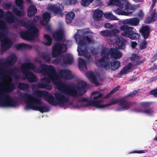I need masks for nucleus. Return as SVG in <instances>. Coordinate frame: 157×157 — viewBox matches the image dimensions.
<instances>
[{
    "label": "nucleus",
    "mask_w": 157,
    "mask_h": 157,
    "mask_svg": "<svg viewBox=\"0 0 157 157\" xmlns=\"http://www.w3.org/2000/svg\"><path fill=\"white\" fill-rule=\"evenodd\" d=\"M34 95L35 96L26 93H22L21 95V97L26 101V109H32L42 113L49 110V107L46 106L40 98L43 96L45 100L50 104L54 106L58 105L61 107H64L65 103H68L70 100L69 97H67L59 93H56L55 94L56 102L54 97L48 92L39 90H36L34 93Z\"/></svg>",
    "instance_id": "1"
},
{
    "label": "nucleus",
    "mask_w": 157,
    "mask_h": 157,
    "mask_svg": "<svg viewBox=\"0 0 157 157\" xmlns=\"http://www.w3.org/2000/svg\"><path fill=\"white\" fill-rule=\"evenodd\" d=\"M40 66L42 68L40 72L44 75L48 76V78H43L42 82L37 85L38 88L48 90L52 89V87L49 85L52 81L56 85L58 90L62 93L72 96H75L77 94L78 92L73 85L66 84L59 81V77L56 70L52 65L40 64Z\"/></svg>",
    "instance_id": "2"
},
{
    "label": "nucleus",
    "mask_w": 157,
    "mask_h": 157,
    "mask_svg": "<svg viewBox=\"0 0 157 157\" xmlns=\"http://www.w3.org/2000/svg\"><path fill=\"white\" fill-rule=\"evenodd\" d=\"M110 55L112 58L118 59L121 58L122 56V53L115 48H105L101 51V55L102 57L98 59L96 62L95 64L98 67L104 68L106 70L110 69V58L109 55Z\"/></svg>",
    "instance_id": "3"
},
{
    "label": "nucleus",
    "mask_w": 157,
    "mask_h": 157,
    "mask_svg": "<svg viewBox=\"0 0 157 157\" xmlns=\"http://www.w3.org/2000/svg\"><path fill=\"white\" fill-rule=\"evenodd\" d=\"M20 69L21 72L25 76L23 79H27L31 82H36L38 80V78L33 72H30V70H32L35 72L39 73L40 72V70L39 71H36L37 69L35 66L32 63L29 62L22 64L20 66Z\"/></svg>",
    "instance_id": "4"
},
{
    "label": "nucleus",
    "mask_w": 157,
    "mask_h": 157,
    "mask_svg": "<svg viewBox=\"0 0 157 157\" xmlns=\"http://www.w3.org/2000/svg\"><path fill=\"white\" fill-rule=\"evenodd\" d=\"M88 32H84L83 30H78L77 33L74 35L75 38L78 46L80 47H85L87 45V44L90 43L92 42V39L88 36H85Z\"/></svg>",
    "instance_id": "5"
},
{
    "label": "nucleus",
    "mask_w": 157,
    "mask_h": 157,
    "mask_svg": "<svg viewBox=\"0 0 157 157\" xmlns=\"http://www.w3.org/2000/svg\"><path fill=\"white\" fill-rule=\"evenodd\" d=\"M124 24L121 25L119 27V31L122 32L121 35L125 36L132 40H136L140 37V34L133 31V28L130 27Z\"/></svg>",
    "instance_id": "6"
},
{
    "label": "nucleus",
    "mask_w": 157,
    "mask_h": 157,
    "mask_svg": "<svg viewBox=\"0 0 157 157\" xmlns=\"http://www.w3.org/2000/svg\"><path fill=\"white\" fill-rule=\"evenodd\" d=\"M80 101L83 102H87V106H93L98 108H105L117 103V101L115 99H113L110 100V102L108 104L101 105V103L103 101L102 100L96 101L93 99L89 100L86 98H82Z\"/></svg>",
    "instance_id": "7"
},
{
    "label": "nucleus",
    "mask_w": 157,
    "mask_h": 157,
    "mask_svg": "<svg viewBox=\"0 0 157 157\" xmlns=\"http://www.w3.org/2000/svg\"><path fill=\"white\" fill-rule=\"evenodd\" d=\"M0 98H3L2 100H0V106L15 107L17 105V101L11 98L9 95L6 94L5 92L0 91Z\"/></svg>",
    "instance_id": "8"
},
{
    "label": "nucleus",
    "mask_w": 157,
    "mask_h": 157,
    "mask_svg": "<svg viewBox=\"0 0 157 157\" xmlns=\"http://www.w3.org/2000/svg\"><path fill=\"white\" fill-rule=\"evenodd\" d=\"M20 35L23 39L28 41L32 40L35 37L39 36V30L37 27L33 26L27 30L21 32Z\"/></svg>",
    "instance_id": "9"
},
{
    "label": "nucleus",
    "mask_w": 157,
    "mask_h": 157,
    "mask_svg": "<svg viewBox=\"0 0 157 157\" xmlns=\"http://www.w3.org/2000/svg\"><path fill=\"white\" fill-rule=\"evenodd\" d=\"M131 60L132 62L135 63L134 65H133L132 64L130 63H128L127 66H124L119 73V75L121 76L122 75L126 74L127 72H130V70L132 67L137 65H140L142 63V60H139V56L135 53L132 54Z\"/></svg>",
    "instance_id": "10"
},
{
    "label": "nucleus",
    "mask_w": 157,
    "mask_h": 157,
    "mask_svg": "<svg viewBox=\"0 0 157 157\" xmlns=\"http://www.w3.org/2000/svg\"><path fill=\"white\" fill-rule=\"evenodd\" d=\"M67 50L66 45L63 44L57 43L55 44L52 52V56L53 57L58 56L62 52H64Z\"/></svg>",
    "instance_id": "11"
},
{
    "label": "nucleus",
    "mask_w": 157,
    "mask_h": 157,
    "mask_svg": "<svg viewBox=\"0 0 157 157\" xmlns=\"http://www.w3.org/2000/svg\"><path fill=\"white\" fill-rule=\"evenodd\" d=\"M72 85V84H71ZM75 87V89L78 92L77 94L75 96H71L72 97H75L78 94L79 96H82L86 92V88L87 86L86 83L84 81H80L76 84L75 86L72 84Z\"/></svg>",
    "instance_id": "12"
},
{
    "label": "nucleus",
    "mask_w": 157,
    "mask_h": 157,
    "mask_svg": "<svg viewBox=\"0 0 157 157\" xmlns=\"http://www.w3.org/2000/svg\"><path fill=\"white\" fill-rule=\"evenodd\" d=\"M112 4L115 5L121 9L125 10L129 9V6L128 2L126 0H110Z\"/></svg>",
    "instance_id": "13"
},
{
    "label": "nucleus",
    "mask_w": 157,
    "mask_h": 157,
    "mask_svg": "<svg viewBox=\"0 0 157 157\" xmlns=\"http://www.w3.org/2000/svg\"><path fill=\"white\" fill-rule=\"evenodd\" d=\"M48 7L49 10L56 14L61 13L64 9L63 6L59 3L48 5Z\"/></svg>",
    "instance_id": "14"
},
{
    "label": "nucleus",
    "mask_w": 157,
    "mask_h": 157,
    "mask_svg": "<svg viewBox=\"0 0 157 157\" xmlns=\"http://www.w3.org/2000/svg\"><path fill=\"white\" fill-rule=\"evenodd\" d=\"M119 105L122 107L117 109L118 111L127 110L132 106V103L131 101L126 100L124 99H121L119 101Z\"/></svg>",
    "instance_id": "15"
},
{
    "label": "nucleus",
    "mask_w": 157,
    "mask_h": 157,
    "mask_svg": "<svg viewBox=\"0 0 157 157\" xmlns=\"http://www.w3.org/2000/svg\"><path fill=\"white\" fill-rule=\"evenodd\" d=\"M59 75L62 79L64 80H69L73 77L71 71L69 70L63 69L60 71Z\"/></svg>",
    "instance_id": "16"
},
{
    "label": "nucleus",
    "mask_w": 157,
    "mask_h": 157,
    "mask_svg": "<svg viewBox=\"0 0 157 157\" xmlns=\"http://www.w3.org/2000/svg\"><path fill=\"white\" fill-rule=\"evenodd\" d=\"M1 47L2 51L6 50L10 48L12 44V42L9 38H5V37L2 38L1 40Z\"/></svg>",
    "instance_id": "17"
},
{
    "label": "nucleus",
    "mask_w": 157,
    "mask_h": 157,
    "mask_svg": "<svg viewBox=\"0 0 157 157\" xmlns=\"http://www.w3.org/2000/svg\"><path fill=\"white\" fill-rule=\"evenodd\" d=\"M151 31L150 26L146 25L142 26L140 32L144 40L148 38Z\"/></svg>",
    "instance_id": "18"
},
{
    "label": "nucleus",
    "mask_w": 157,
    "mask_h": 157,
    "mask_svg": "<svg viewBox=\"0 0 157 157\" xmlns=\"http://www.w3.org/2000/svg\"><path fill=\"white\" fill-rule=\"evenodd\" d=\"M127 42V40L122 37L117 38L116 41V43L117 46V48L120 50H124Z\"/></svg>",
    "instance_id": "19"
},
{
    "label": "nucleus",
    "mask_w": 157,
    "mask_h": 157,
    "mask_svg": "<svg viewBox=\"0 0 157 157\" xmlns=\"http://www.w3.org/2000/svg\"><path fill=\"white\" fill-rule=\"evenodd\" d=\"M140 22L139 20L137 17L126 19L124 21V23L132 26H137Z\"/></svg>",
    "instance_id": "20"
},
{
    "label": "nucleus",
    "mask_w": 157,
    "mask_h": 157,
    "mask_svg": "<svg viewBox=\"0 0 157 157\" xmlns=\"http://www.w3.org/2000/svg\"><path fill=\"white\" fill-rule=\"evenodd\" d=\"M86 76L93 83L98 86L100 84L99 82L97 80L96 75L92 71L87 73Z\"/></svg>",
    "instance_id": "21"
},
{
    "label": "nucleus",
    "mask_w": 157,
    "mask_h": 157,
    "mask_svg": "<svg viewBox=\"0 0 157 157\" xmlns=\"http://www.w3.org/2000/svg\"><path fill=\"white\" fill-rule=\"evenodd\" d=\"M17 60V57L16 55L13 54L7 57L5 63L7 66H12L13 65Z\"/></svg>",
    "instance_id": "22"
},
{
    "label": "nucleus",
    "mask_w": 157,
    "mask_h": 157,
    "mask_svg": "<svg viewBox=\"0 0 157 157\" xmlns=\"http://www.w3.org/2000/svg\"><path fill=\"white\" fill-rule=\"evenodd\" d=\"M150 13L151 16L148 17L146 19V22L147 23H151L155 21L157 19V13L155 10L150 11Z\"/></svg>",
    "instance_id": "23"
},
{
    "label": "nucleus",
    "mask_w": 157,
    "mask_h": 157,
    "mask_svg": "<svg viewBox=\"0 0 157 157\" xmlns=\"http://www.w3.org/2000/svg\"><path fill=\"white\" fill-rule=\"evenodd\" d=\"M51 18V15L48 12L44 13L43 15V20L40 21V23L42 25L45 26L47 25Z\"/></svg>",
    "instance_id": "24"
},
{
    "label": "nucleus",
    "mask_w": 157,
    "mask_h": 157,
    "mask_svg": "<svg viewBox=\"0 0 157 157\" xmlns=\"http://www.w3.org/2000/svg\"><path fill=\"white\" fill-rule=\"evenodd\" d=\"M37 11V9L34 6H29L28 10V16L30 18L33 17L36 14Z\"/></svg>",
    "instance_id": "25"
},
{
    "label": "nucleus",
    "mask_w": 157,
    "mask_h": 157,
    "mask_svg": "<svg viewBox=\"0 0 157 157\" xmlns=\"http://www.w3.org/2000/svg\"><path fill=\"white\" fill-rule=\"evenodd\" d=\"M94 18L97 21L100 20L101 19L103 14V12L101 10L96 9L93 12Z\"/></svg>",
    "instance_id": "26"
},
{
    "label": "nucleus",
    "mask_w": 157,
    "mask_h": 157,
    "mask_svg": "<svg viewBox=\"0 0 157 157\" xmlns=\"http://www.w3.org/2000/svg\"><path fill=\"white\" fill-rule=\"evenodd\" d=\"M80 47H78L77 48V51L78 52L79 56H82L85 58H90L91 55L86 50H83Z\"/></svg>",
    "instance_id": "27"
},
{
    "label": "nucleus",
    "mask_w": 157,
    "mask_h": 157,
    "mask_svg": "<svg viewBox=\"0 0 157 157\" xmlns=\"http://www.w3.org/2000/svg\"><path fill=\"white\" fill-rule=\"evenodd\" d=\"M63 34L61 30H59L54 33L53 34V39L57 41L61 40L63 38Z\"/></svg>",
    "instance_id": "28"
},
{
    "label": "nucleus",
    "mask_w": 157,
    "mask_h": 157,
    "mask_svg": "<svg viewBox=\"0 0 157 157\" xmlns=\"http://www.w3.org/2000/svg\"><path fill=\"white\" fill-rule=\"evenodd\" d=\"M75 16V13L73 12H69L67 13L65 16L66 22L68 24L71 23Z\"/></svg>",
    "instance_id": "29"
},
{
    "label": "nucleus",
    "mask_w": 157,
    "mask_h": 157,
    "mask_svg": "<svg viewBox=\"0 0 157 157\" xmlns=\"http://www.w3.org/2000/svg\"><path fill=\"white\" fill-rule=\"evenodd\" d=\"M73 57L70 54H67L63 59V62L64 64L71 65L73 62Z\"/></svg>",
    "instance_id": "30"
},
{
    "label": "nucleus",
    "mask_w": 157,
    "mask_h": 157,
    "mask_svg": "<svg viewBox=\"0 0 157 157\" xmlns=\"http://www.w3.org/2000/svg\"><path fill=\"white\" fill-rule=\"evenodd\" d=\"M120 65V62L117 60L112 61L110 62V67H111L112 70L115 71L117 69Z\"/></svg>",
    "instance_id": "31"
},
{
    "label": "nucleus",
    "mask_w": 157,
    "mask_h": 157,
    "mask_svg": "<svg viewBox=\"0 0 157 157\" xmlns=\"http://www.w3.org/2000/svg\"><path fill=\"white\" fill-rule=\"evenodd\" d=\"M115 13L119 15L129 16L132 14V12H126L124 10H122L121 9L117 8L114 10Z\"/></svg>",
    "instance_id": "32"
},
{
    "label": "nucleus",
    "mask_w": 157,
    "mask_h": 157,
    "mask_svg": "<svg viewBox=\"0 0 157 157\" xmlns=\"http://www.w3.org/2000/svg\"><path fill=\"white\" fill-rule=\"evenodd\" d=\"M78 67L80 70H83L84 68L87 69L85 61L82 58L79 57L78 59Z\"/></svg>",
    "instance_id": "33"
},
{
    "label": "nucleus",
    "mask_w": 157,
    "mask_h": 157,
    "mask_svg": "<svg viewBox=\"0 0 157 157\" xmlns=\"http://www.w3.org/2000/svg\"><path fill=\"white\" fill-rule=\"evenodd\" d=\"M47 42H43V44L46 46H50L51 45L52 42V39L51 37L48 34H45L44 36Z\"/></svg>",
    "instance_id": "34"
},
{
    "label": "nucleus",
    "mask_w": 157,
    "mask_h": 157,
    "mask_svg": "<svg viewBox=\"0 0 157 157\" xmlns=\"http://www.w3.org/2000/svg\"><path fill=\"white\" fill-rule=\"evenodd\" d=\"M6 22L9 24H12L18 20L17 18L13 15L8 16L5 18Z\"/></svg>",
    "instance_id": "35"
},
{
    "label": "nucleus",
    "mask_w": 157,
    "mask_h": 157,
    "mask_svg": "<svg viewBox=\"0 0 157 157\" xmlns=\"http://www.w3.org/2000/svg\"><path fill=\"white\" fill-rule=\"evenodd\" d=\"M17 87L19 89L25 90L29 89V86L26 83L20 82L18 84Z\"/></svg>",
    "instance_id": "36"
},
{
    "label": "nucleus",
    "mask_w": 157,
    "mask_h": 157,
    "mask_svg": "<svg viewBox=\"0 0 157 157\" xmlns=\"http://www.w3.org/2000/svg\"><path fill=\"white\" fill-rule=\"evenodd\" d=\"M12 11L14 14L19 17H23L25 15L24 12L19 10L16 7H14L12 9Z\"/></svg>",
    "instance_id": "37"
},
{
    "label": "nucleus",
    "mask_w": 157,
    "mask_h": 157,
    "mask_svg": "<svg viewBox=\"0 0 157 157\" xmlns=\"http://www.w3.org/2000/svg\"><path fill=\"white\" fill-rule=\"evenodd\" d=\"M105 17L110 20H118L117 18L110 13H105L104 14Z\"/></svg>",
    "instance_id": "38"
},
{
    "label": "nucleus",
    "mask_w": 157,
    "mask_h": 157,
    "mask_svg": "<svg viewBox=\"0 0 157 157\" xmlns=\"http://www.w3.org/2000/svg\"><path fill=\"white\" fill-rule=\"evenodd\" d=\"M15 89V84L12 82H10L6 87V89L9 92H12Z\"/></svg>",
    "instance_id": "39"
},
{
    "label": "nucleus",
    "mask_w": 157,
    "mask_h": 157,
    "mask_svg": "<svg viewBox=\"0 0 157 157\" xmlns=\"http://www.w3.org/2000/svg\"><path fill=\"white\" fill-rule=\"evenodd\" d=\"M94 0H81V3L83 7H86L92 3Z\"/></svg>",
    "instance_id": "40"
},
{
    "label": "nucleus",
    "mask_w": 157,
    "mask_h": 157,
    "mask_svg": "<svg viewBox=\"0 0 157 157\" xmlns=\"http://www.w3.org/2000/svg\"><path fill=\"white\" fill-rule=\"evenodd\" d=\"M41 57L45 61H48L50 60L51 58L49 55L45 52L42 53Z\"/></svg>",
    "instance_id": "41"
},
{
    "label": "nucleus",
    "mask_w": 157,
    "mask_h": 157,
    "mask_svg": "<svg viewBox=\"0 0 157 157\" xmlns=\"http://www.w3.org/2000/svg\"><path fill=\"white\" fill-rule=\"evenodd\" d=\"M140 89H138L136 90H134L132 92L130 93L126 96L125 97L127 98H132L134 96H136L137 93L139 92Z\"/></svg>",
    "instance_id": "42"
},
{
    "label": "nucleus",
    "mask_w": 157,
    "mask_h": 157,
    "mask_svg": "<svg viewBox=\"0 0 157 157\" xmlns=\"http://www.w3.org/2000/svg\"><path fill=\"white\" fill-rule=\"evenodd\" d=\"M119 86L116 87L113 90L111 91L107 95H106L104 98V99H106L109 97L111 95L114 94L118 90Z\"/></svg>",
    "instance_id": "43"
},
{
    "label": "nucleus",
    "mask_w": 157,
    "mask_h": 157,
    "mask_svg": "<svg viewBox=\"0 0 157 157\" xmlns=\"http://www.w3.org/2000/svg\"><path fill=\"white\" fill-rule=\"evenodd\" d=\"M7 26L5 22L0 19V30L2 29V31L7 30Z\"/></svg>",
    "instance_id": "44"
},
{
    "label": "nucleus",
    "mask_w": 157,
    "mask_h": 157,
    "mask_svg": "<svg viewBox=\"0 0 157 157\" xmlns=\"http://www.w3.org/2000/svg\"><path fill=\"white\" fill-rule=\"evenodd\" d=\"M92 94L93 95H96L93 98L95 100L103 96V94H102L99 93L97 91L94 92Z\"/></svg>",
    "instance_id": "45"
},
{
    "label": "nucleus",
    "mask_w": 157,
    "mask_h": 157,
    "mask_svg": "<svg viewBox=\"0 0 157 157\" xmlns=\"http://www.w3.org/2000/svg\"><path fill=\"white\" fill-rule=\"evenodd\" d=\"M100 34L102 36H111L110 31L108 30L102 31L100 32Z\"/></svg>",
    "instance_id": "46"
},
{
    "label": "nucleus",
    "mask_w": 157,
    "mask_h": 157,
    "mask_svg": "<svg viewBox=\"0 0 157 157\" xmlns=\"http://www.w3.org/2000/svg\"><path fill=\"white\" fill-rule=\"evenodd\" d=\"M77 2V0H66L65 3L69 6L73 5L75 4Z\"/></svg>",
    "instance_id": "47"
},
{
    "label": "nucleus",
    "mask_w": 157,
    "mask_h": 157,
    "mask_svg": "<svg viewBox=\"0 0 157 157\" xmlns=\"http://www.w3.org/2000/svg\"><path fill=\"white\" fill-rule=\"evenodd\" d=\"M145 40H143L140 44V48L141 50L145 49L146 48L147 43Z\"/></svg>",
    "instance_id": "48"
},
{
    "label": "nucleus",
    "mask_w": 157,
    "mask_h": 157,
    "mask_svg": "<svg viewBox=\"0 0 157 157\" xmlns=\"http://www.w3.org/2000/svg\"><path fill=\"white\" fill-rule=\"evenodd\" d=\"M18 21L19 23L22 27H25L28 26V23L23 19L19 20Z\"/></svg>",
    "instance_id": "49"
},
{
    "label": "nucleus",
    "mask_w": 157,
    "mask_h": 157,
    "mask_svg": "<svg viewBox=\"0 0 157 157\" xmlns=\"http://www.w3.org/2000/svg\"><path fill=\"white\" fill-rule=\"evenodd\" d=\"M143 113H146L149 115H151L153 113V111L151 109L147 108L143 111Z\"/></svg>",
    "instance_id": "50"
},
{
    "label": "nucleus",
    "mask_w": 157,
    "mask_h": 157,
    "mask_svg": "<svg viewBox=\"0 0 157 157\" xmlns=\"http://www.w3.org/2000/svg\"><path fill=\"white\" fill-rule=\"evenodd\" d=\"M16 48L17 50H23L25 49L24 44L22 43L17 45L16 46Z\"/></svg>",
    "instance_id": "51"
},
{
    "label": "nucleus",
    "mask_w": 157,
    "mask_h": 157,
    "mask_svg": "<svg viewBox=\"0 0 157 157\" xmlns=\"http://www.w3.org/2000/svg\"><path fill=\"white\" fill-rule=\"evenodd\" d=\"M141 105L144 107H148L150 105V103L147 102H143L140 103Z\"/></svg>",
    "instance_id": "52"
},
{
    "label": "nucleus",
    "mask_w": 157,
    "mask_h": 157,
    "mask_svg": "<svg viewBox=\"0 0 157 157\" xmlns=\"http://www.w3.org/2000/svg\"><path fill=\"white\" fill-rule=\"evenodd\" d=\"M41 19L40 17L39 16H36L34 17L33 19L32 22L33 23H36L38 21L40 20Z\"/></svg>",
    "instance_id": "53"
},
{
    "label": "nucleus",
    "mask_w": 157,
    "mask_h": 157,
    "mask_svg": "<svg viewBox=\"0 0 157 157\" xmlns=\"http://www.w3.org/2000/svg\"><path fill=\"white\" fill-rule=\"evenodd\" d=\"M151 94L154 97H157V89H154L150 91Z\"/></svg>",
    "instance_id": "54"
},
{
    "label": "nucleus",
    "mask_w": 157,
    "mask_h": 157,
    "mask_svg": "<svg viewBox=\"0 0 157 157\" xmlns=\"http://www.w3.org/2000/svg\"><path fill=\"white\" fill-rule=\"evenodd\" d=\"M11 6L12 4L11 3H7L4 4V7L5 9L8 10L10 9Z\"/></svg>",
    "instance_id": "55"
},
{
    "label": "nucleus",
    "mask_w": 157,
    "mask_h": 157,
    "mask_svg": "<svg viewBox=\"0 0 157 157\" xmlns=\"http://www.w3.org/2000/svg\"><path fill=\"white\" fill-rule=\"evenodd\" d=\"M15 4L18 6L21 4H23L24 3L23 0H15Z\"/></svg>",
    "instance_id": "56"
},
{
    "label": "nucleus",
    "mask_w": 157,
    "mask_h": 157,
    "mask_svg": "<svg viewBox=\"0 0 157 157\" xmlns=\"http://www.w3.org/2000/svg\"><path fill=\"white\" fill-rule=\"evenodd\" d=\"M119 30L118 29H114L113 30L110 31L111 35H114L117 33H119Z\"/></svg>",
    "instance_id": "57"
},
{
    "label": "nucleus",
    "mask_w": 157,
    "mask_h": 157,
    "mask_svg": "<svg viewBox=\"0 0 157 157\" xmlns=\"http://www.w3.org/2000/svg\"><path fill=\"white\" fill-rule=\"evenodd\" d=\"M25 49H30L32 48V46L30 44H24Z\"/></svg>",
    "instance_id": "58"
},
{
    "label": "nucleus",
    "mask_w": 157,
    "mask_h": 157,
    "mask_svg": "<svg viewBox=\"0 0 157 157\" xmlns=\"http://www.w3.org/2000/svg\"><path fill=\"white\" fill-rule=\"evenodd\" d=\"M5 15V12L2 9H0V18L3 17Z\"/></svg>",
    "instance_id": "59"
},
{
    "label": "nucleus",
    "mask_w": 157,
    "mask_h": 157,
    "mask_svg": "<svg viewBox=\"0 0 157 157\" xmlns=\"http://www.w3.org/2000/svg\"><path fill=\"white\" fill-rule=\"evenodd\" d=\"M133 111L135 112H136V113H143V111L142 109H133Z\"/></svg>",
    "instance_id": "60"
},
{
    "label": "nucleus",
    "mask_w": 157,
    "mask_h": 157,
    "mask_svg": "<svg viewBox=\"0 0 157 157\" xmlns=\"http://www.w3.org/2000/svg\"><path fill=\"white\" fill-rule=\"evenodd\" d=\"M137 15L140 18L144 16V14L143 12L141 10L138 13Z\"/></svg>",
    "instance_id": "61"
},
{
    "label": "nucleus",
    "mask_w": 157,
    "mask_h": 157,
    "mask_svg": "<svg viewBox=\"0 0 157 157\" xmlns=\"http://www.w3.org/2000/svg\"><path fill=\"white\" fill-rule=\"evenodd\" d=\"M5 36V32L3 31H0V40L2 39V38Z\"/></svg>",
    "instance_id": "62"
},
{
    "label": "nucleus",
    "mask_w": 157,
    "mask_h": 157,
    "mask_svg": "<svg viewBox=\"0 0 157 157\" xmlns=\"http://www.w3.org/2000/svg\"><path fill=\"white\" fill-rule=\"evenodd\" d=\"M146 151H147L146 150H140V151H134L133 152V153L140 154V153H144Z\"/></svg>",
    "instance_id": "63"
},
{
    "label": "nucleus",
    "mask_w": 157,
    "mask_h": 157,
    "mask_svg": "<svg viewBox=\"0 0 157 157\" xmlns=\"http://www.w3.org/2000/svg\"><path fill=\"white\" fill-rule=\"evenodd\" d=\"M137 43L136 42H133L132 43L131 46L133 48H135L137 45Z\"/></svg>",
    "instance_id": "64"
}]
</instances>
